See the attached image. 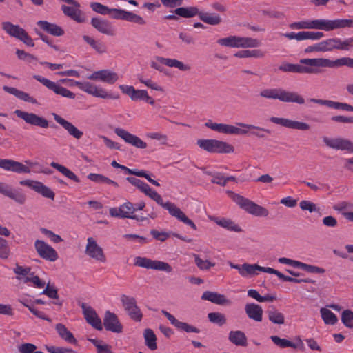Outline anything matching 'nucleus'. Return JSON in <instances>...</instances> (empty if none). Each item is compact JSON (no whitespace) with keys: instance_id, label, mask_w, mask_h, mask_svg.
Segmentation results:
<instances>
[{"instance_id":"1","label":"nucleus","mask_w":353,"mask_h":353,"mask_svg":"<svg viewBox=\"0 0 353 353\" xmlns=\"http://www.w3.org/2000/svg\"><path fill=\"white\" fill-rule=\"evenodd\" d=\"M323 61H325L324 58L301 59L299 60L301 64L284 62L279 67V69L286 72L316 74L322 71L319 68H325Z\"/></svg>"},{"instance_id":"2","label":"nucleus","mask_w":353,"mask_h":353,"mask_svg":"<svg viewBox=\"0 0 353 353\" xmlns=\"http://www.w3.org/2000/svg\"><path fill=\"white\" fill-rule=\"evenodd\" d=\"M261 97L270 99H278L285 103H305L303 97L295 92L287 91L281 88L264 89L260 92Z\"/></svg>"},{"instance_id":"3","label":"nucleus","mask_w":353,"mask_h":353,"mask_svg":"<svg viewBox=\"0 0 353 353\" xmlns=\"http://www.w3.org/2000/svg\"><path fill=\"white\" fill-rule=\"evenodd\" d=\"M148 196L155 201L159 205L162 206L164 209H166L169 214L176 218L179 221L183 223L189 225L193 230H196V225L194 222L190 220L174 203L168 201L164 203L162 197L155 190L151 192V194H148Z\"/></svg>"},{"instance_id":"4","label":"nucleus","mask_w":353,"mask_h":353,"mask_svg":"<svg viewBox=\"0 0 353 353\" xmlns=\"http://www.w3.org/2000/svg\"><path fill=\"white\" fill-rule=\"evenodd\" d=\"M231 194H232V200L248 213L256 216L266 217L268 216L269 212L264 207L259 205L251 200L245 198L240 194H235L234 192H231Z\"/></svg>"},{"instance_id":"5","label":"nucleus","mask_w":353,"mask_h":353,"mask_svg":"<svg viewBox=\"0 0 353 353\" xmlns=\"http://www.w3.org/2000/svg\"><path fill=\"white\" fill-rule=\"evenodd\" d=\"M134 264V265L138 267L146 269L164 271L168 273L172 271V268L169 263L161 261L152 260L146 257H135Z\"/></svg>"},{"instance_id":"6","label":"nucleus","mask_w":353,"mask_h":353,"mask_svg":"<svg viewBox=\"0 0 353 353\" xmlns=\"http://www.w3.org/2000/svg\"><path fill=\"white\" fill-rule=\"evenodd\" d=\"M121 302L128 316L134 321L140 322L143 318L142 312L137 305L136 299L126 294L121 296Z\"/></svg>"},{"instance_id":"7","label":"nucleus","mask_w":353,"mask_h":353,"mask_svg":"<svg viewBox=\"0 0 353 353\" xmlns=\"http://www.w3.org/2000/svg\"><path fill=\"white\" fill-rule=\"evenodd\" d=\"M119 88L123 94L129 96L132 101H145L150 105L155 103L154 100L148 94V92L145 90H136L133 86L127 85H120Z\"/></svg>"},{"instance_id":"8","label":"nucleus","mask_w":353,"mask_h":353,"mask_svg":"<svg viewBox=\"0 0 353 353\" xmlns=\"http://www.w3.org/2000/svg\"><path fill=\"white\" fill-rule=\"evenodd\" d=\"M33 78L39 82L41 83L49 90H52L57 94L72 99L75 98L76 95L74 93L45 77H43L40 75H34Z\"/></svg>"},{"instance_id":"9","label":"nucleus","mask_w":353,"mask_h":353,"mask_svg":"<svg viewBox=\"0 0 353 353\" xmlns=\"http://www.w3.org/2000/svg\"><path fill=\"white\" fill-rule=\"evenodd\" d=\"M14 114L18 117L25 121L26 123L32 125L42 128H48L49 127V123L47 119L34 113H29L20 110H17L14 111Z\"/></svg>"},{"instance_id":"10","label":"nucleus","mask_w":353,"mask_h":353,"mask_svg":"<svg viewBox=\"0 0 353 353\" xmlns=\"http://www.w3.org/2000/svg\"><path fill=\"white\" fill-rule=\"evenodd\" d=\"M34 248L39 256L49 261H55L58 259L57 251L45 241L36 240Z\"/></svg>"},{"instance_id":"11","label":"nucleus","mask_w":353,"mask_h":353,"mask_svg":"<svg viewBox=\"0 0 353 353\" xmlns=\"http://www.w3.org/2000/svg\"><path fill=\"white\" fill-rule=\"evenodd\" d=\"M323 141L330 148L340 150H346L353 153V142L341 137L329 138L323 137Z\"/></svg>"},{"instance_id":"12","label":"nucleus","mask_w":353,"mask_h":353,"mask_svg":"<svg viewBox=\"0 0 353 353\" xmlns=\"http://www.w3.org/2000/svg\"><path fill=\"white\" fill-rule=\"evenodd\" d=\"M21 185H26L41 194L43 197L54 200L55 197L54 192L43 183L38 181L30 179L23 180L19 182Z\"/></svg>"},{"instance_id":"13","label":"nucleus","mask_w":353,"mask_h":353,"mask_svg":"<svg viewBox=\"0 0 353 353\" xmlns=\"http://www.w3.org/2000/svg\"><path fill=\"white\" fill-rule=\"evenodd\" d=\"M236 125L238 126H240V127H241L243 128H245V129H242V128H238L236 126H234L232 125L225 124L224 134H236V135L245 134L248 132V130H252V129H255L257 130L265 132L268 134H271L270 130L261 128L259 126H256L254 125L246 124L244 123H237Z\"/></svg>"},{"instance_id":"14","label":"nucleus","mask_w":353,"mask_h":353,"mask_svg":"<svg viewBox=\"0 0 353 353\" xmlns=\"http://www.w3.org/2000/svg\"><path fill=\"white\" fill-rule=\"evenodd\" d=\"M270 121L273 123L280 125L290 129L303 131H306L310 129V125L307 123L294 121L289 119L272 117L270 118Z\"/></svg>"},{"instance_id":"15","label":"nucleus","mask_w":353,"mask_h":353,"mask_svg":"<svg viewBox=\"0 0 353 353\" xmlns=\"http://www.w3.org/2000/svg\"><path fill=\"white\" fill-rule=\"evenodd\" d=\"M0 193L20 205L24 204L26 200V196L21 190L13 189L3 182H0Z\"/></svg>"},{"instance_id":"16","label":"nucleus","mask_w":353,"mask_h":353,"mask_svg":"<svg viewBox=\"0 0 353 353\" xmlns=\"http://www.w3.org/2000/svg\"><path fill=\"white\" fill-rule=\"evenodd\" d=\"M114 133L118 137L123 139L126 143L131 144L137 148L145 149L147 148V143L145 142L142 141L139 137L128 132L123 128H115Z\"/></svg>"},{"instance_id":"17","label":"nucleus","mask_w":353,"mask_h":353,"mask_svg":"<svg viewBox=\"0 0 353 353\" xmlns=\"http://www.w3.org/2000/svg\"><path fill=\"white\" fill-rule=\"evenodd\" d=\"M87 241L85 254L92 259L105 262L106 260L105 256L103 249L97 244V241L92 237H89Z\"/></svg>"},{"instance_id":"18","label":"nucleus","mask_w":353,"mask_h":353,"mask_svg":"<svg viewBox=\"0 0 353 353\" xmlns=\"http://www.w3.org/2000/svg\"><path fill=\"white\" fill-rule=\"evenodd\" d=\"M91 25L99 32L108 35H115L116 30L111 23L101 17H93L90 21Z\"/></svg>"},{"instance_id":"19","label":"nucleus","mask_w":353,"mask_h":353,"mask_svg":"<svg viewBox=\"0 0 353 353\" xmlns=\"http://www.w3.org/2000/svg\"><path fill=\"white\" fill-rule=\"evenodd\" d=\"M83 314L86 321L97 330H102L103 326L101 319L97 316L96 312L90 306H87L84 303L81 304Z\"/></svg>"},{"instance_id":"20","label":"nucleus","mask_w":353,"mask_h":353,"mask_svg":"<svg viewBox=\"0 0 353 353\" xmlns=\"http://www.w3.org/2000/svg\"><path fill=\"white\" fill-rule=\"evenodd\" d=\"M103 325L106 330L115 333H121L123 326L117 316L110 311H106L103 318Z\"/></svg>"},{"instance_id":"21","label":"nucleus","mask_w":353,"mask_h":353,"mask_svg":"<svg viewBox=\"0 0 353 353\" xmlns=\"http://www.w3.org/2000/svg\"><path fill=\"white\" fill-rule=\"evenodd\" d=\"M134 212V205L129 201L124 203L119 208H111L109 210L110 216L122 219H132Z\"/></svg>"},{"instance_id":"22","label":"nucleus","mask_w":353,"mask_h":353,"mask_svg":"<svg viewBox=\"0 0 353 353\" xmlns=\"http://www.w3.org/2000/svg\"><path fill=\"white\" fill-rule=\"evenodd\" d=\"M162 314L168 319L170 323L176 327L178 330L184 331L187 333H200L201 330L192 325L187 323L179 321L172 314L165 310H162Z\"/></svg>"},{"instance_id":"23","label":"nucleus","mask_w":353,"mask_h":353,"mask_svg":"<svg viewBox=\"0 0 353 353\" xmlns=\"http://www.w3.org/2000/svg\"><path fill=\"white\" fill-rule=\"evenodd\" d=\"M0 168L17 173H30V169L23 163L12 159H0Z\"/></svg>"},{"instance_id":"24","label":"nucleus","mask_w":353,"mask_h":353,"mask_svg":"<svg viewBox=\"0 0 353 353\" xmlns=\"http://www.w3.org/2000/svg\"><path fill=\"white\" fill-rule=\"evenodd\" d=\"M52 115L54 119L56 121V122L60 124L70 136L73 137L77 139H79L82 137L83 134V132L79 130L72 123L64 119L63 118H62L61 116L56 113H52Z\"/></svg>"},{"instance_id":"25","label":"nucleus","mask_w":353,"mask_h":353,"mask_svg":"<svg viewBox=\"0 0 353 353\" xmlns=\"http://www.w3.org/2000/svg\"><path fill=\"white\" fill-rule=\"evenodd\" d=\"M117 12V15L114 16V19L124 20L141 26L146 24L145 20L141 16L134 12L119 8H118Z\"/></svg>"},{"instance_id":"26","label":"nucleus","mask_w":353,"mask_h":353,"mask_svg":"<svg viewBox=\"0 0 353 353\" xmlns=\"http://www.w3.org/2000/svg\"><path fill=\"white\" fill-rule=\"evenodd\" d=\"M309 101L316 104L326 105L331 108L353 112V106L348 103L336 102L331 100L316 99L313 98L310 99Z\"/></svg>"},{"instance_id":"27","label":"nucleus","mask_w":353,"mask_h":353,"mask_svg":"<svg viewBox=\"0 0 353 353\" xmlns=\"http://www.w3.org/2000/svg\"><path fill=\"white\" fill-rule=\"evenodd\" d=\"M335 49L334 38L328 39L319 43L307 47L304 52L310 53L312 52H327Z\"/></svg>"},{"instance_id":"28","label":"nucleus","mask_w":353,"mask_h":353,"mask_svg":"<svg viewBox=\"0 0 353 353\" xmlns=\"http://www.w3.org/2000/svg\"><path fill=\"white\" fill-rule=\"evenodd\" d=\"M61 10L65 16L70 17L77 23H84L86 21L83 13L78 8L62 5Z\"/></svg>"},{"instance_id":"29","label":"nucleus","mask_w":353,"mask_h":353,"mask_svg":"<svg viewBox=\"0 0 353 353\" xmlns=\"http://www.w3.org/2000/svg\"><path fill=\"white\" fill-rule=\"evenodd\" d=\"M201 299L221 305L230 303V301L224 295L211 291L204 292L201 296Z\"/></svg>"},{"instance_id":"30","label":"nucleus","mask_w":353,"mask_h":353,"mask_svg":"<svg viewBox=\"0 0 353 353\" xmlns=\"http://www.w3.org/2000/svg\"><path fill=\"white\" fill-rule=\"evenodd\" d=\"M245 311L250 319L257 322L262 321L263 309L261 305L255 303H248L245 307Z\"/></svg>"},{"instance_id":"31","label":"nucleus","mask_w":353,"mask_h":353,"mask_svg":"<svg viewBox=\"0 0 353 353\" xmlns=\"http://www.w3.org/2000/svg\"><path fill=\"white\" fill-rule=\"evenodd\" d=\"M37 25L40 28L53 36L59 37L64 34L62 28L55 23H51L47 21H39Z\"/></svg>"},{"instance_id":"32","label":"nucleus","mask_w":353,"mask_h":353,"mask_svg":"<svg viewBox=\"0 0 353 353\" xmlns=\"http://www.w3.org/2000/svg\"><path fill=\"white\" fill-rule=\"evenodd\" d=\"M157 59L160 63L167 65L171 68H178L181 71H189L191 69V66L188 64H184L183 62L170 58H164L161 57H157Z\"/></svg>"},{"instance_id":"33","label":"nucleus","mask_w":353,"mask_h":353,"mask_svg":"<svg viewBox=\"0 0 353 353\" xmlns=\"http://www.w3.org/2000/svg\"><path fill=\"white\" fill-rule=\"evenodd\" d=\"M324 59L325 61H323V65H325V68H336L345 65L350 68H353V58L342 57L334 61L325 58Z\"/></svg>"},{"instance_id":"34","label":"nucleus","mask_w":353,"mask_h":353,"mask_svg":"<svg viewBox=\"0 0 353 353\" xmlns=\"http://www.w3.org/2000/svg\"><path fill=\"white\" fill-rule=\"evenodd\" d=\"M3 90L5 92H6L9 94H13L18 99L23 100L26 102L31 103L32 104L37 103V101L34 98H33L32 97H30L28 93H26L23 91L19 90L15 88L4 85L3 87Z\"/></svg>"},{"instance_id":"35","label":"nucleus","mask_w":353,"mask_h":353,"mask_svg":"<svg viewBox=\"0 0 353 353\" xmlns=\"http://www.w3.org/2000/svg\"><path fill=\"white\" fill-rule=\"evenodd\" d=\"M2 29L10 36L17 39L22 36L25 30L19 25H14L9 21H5L1 23Z\"/></svg>"},{"instance_id":"36","label":"nucleus","mask_w":353,"mask_h":353,"mask_svg":"<svg viewBox=\"0 0 353 353\" xmlns=\"http://www.w3.org/2000/svg\"><path fill=\"white\" fill-rule=\"evenodd\" d=\"M229 341L236 346H247V337L245 333L240 330L230 331L228 334Z\"/></svg>"},{"instance_id":"37","label":"nucleus","mask_w":353,"mask_h":353,"mask_svg":"<svg viewBox=\"0 0 353 353\" xmlns=\"http://www.w3.org/2000/svg\"><path fill=\"white\" fill-rule=\"evenodd\" d=\"M56 330L59 336L70 344H77V341L74 338L73 334L70 332L68 328L62 323L56 325Z\"/></svg>"},{"instance_id":"38","label":"nucleus","mask_w":353,"mask_h":353,"mask_svg":"<svg viewBox=\"0 0 353 353\" xmlns=\"http://www.w3.org/2000/svg\"><path fill=\"white\" fill-rule=\"evenodd\" d=\"M90 8L97 13L103 15L109 14L112 19H114V16L117 15V11L118 10V8H109L108 6L99 2H92Z\"/></svg>"},{"instance_id":"39","label":"nucleus","mask_w":353,"mask_h":353,"mask_svg":"<svg viewBox=\"0 0 353 353\" xmlns=\"http://www.w3.org/2000/svg\"><path fill=\"white\" fill-rule=\"evenodd\" d=\"M268 317L270 321L274 324H284L285 316L283 313L277 310L274 306H270L267 311Z\"/></svg>"},{"instance_id":"40","label":"nucleus","mask_w":353,"mask_h":353,"mask_svg":"<svg viewBox=\"0 0 353 353\" xmlns=\"http://www.w3.org/2000/svg\"><path fill=\"white\" fill-rule=\"evenodd\" d=\"M311 29L332 31L333 30L332 20L324 19L311 20Z\"/></svg>"},{"instance_id":"41","label":"nucleus","mask_w":353,"mask_h":353,"mask_svg":"<svg viewBox=\"0 0 353 353\" xmlns=\"http://www.w3.org/2000/svg\"><path fill=\"white\" fill-rule=\"evenodd\" d=\"M50 166L60 172L67 178L72 180L76 183H80L79 178L72 171L67 168L65 166L54 161L50 163Z\"/></svg>"},{"instance_id":"42","label":"nucleus","mask_w":353,"mask_h":353,"mask_svg":"<svg viewBox=\"0 0 353 353\" xmlns=\"http://www.w3.org/2000/svg\"><path fill=\"white\" fill-rule=\"evenodd\" d=\"M174 12L183 18H192L196 15L199 16V10L196 7H179L174 10Z\"/></svg>"},{"instance_id":"43","label":"nucleus","mask_w":353,"mask_h":353,"mask_svg":"<svg viewBox=\"0 0 353 353\" xmlns=\"http://www.w3.org/2000/svg\"><path fill=\"white\" fill-rule=\"evenodd\" d=\"M213 221H214L217 225L219 226L225 228L230 231H234V232H241V229L240 227H239L237 225L234 223L230 219H228L225 218H217V217H213L211 219Z\"/></svg>"},{"instance_id":"44","label":"nucleus","mask_w":353,"mask_h":353,"mask_svg":"<svg viewBox=\"0 0 353 353\" xmlns=\"http://www.w3.org/2000/svg\"><path fill=\"white\" fill-rule=\"evenodd\" d=\"M261 46V42L252 37H239L237 39V48H256Z\"/></svg>"},{"instance_id":"45","label":"nucleus","mask_w":353,"mask_h":353,"mask_svg":"<svg viewBox=\"0 0 353 353\" xmlns=\"http://www.w3.org/2000/svg\"><path fill=\"white\" fill-rule=\"evenodd\" d=\"M67 81H71L72 85L78 87L79 89H80L81 90H82L83 92H85L91 95H92L94 93V90L96 85L89 81L80 82V81H74L73 79H62V80H61V81L63 83H64Z\"/></svg>"},{"instance_id":"46","label":"nucleus","mask_w":353,"mask_h":353,"mask_svg":"<svg viewBox=\"0 0 353 353\" xmlns=\"http://www.w3.org/2000/svg\"><path fill=\"white\" fill-rule=\"evenodd\" d=\"M83 39L89 44L97 52L103 54L106 52L107 48L101 41H97L88 35L83 36Z\"/></svg>"},{"instance_id":"47","label":"nucleus","mask_w":353,"mask_h":353,"mask_svg":"<svg viewBox=\"0 0 353 353\" xmlns=\"http://www.w3.org/2000/svg\"><path fill=\"white\" fill-rule=\"evenodd\" d=\"M234 56L238 58H262L265 56V52L259 49L243 50L236 52Z\"/></svg>"},{"instance_id":"48","label":"nucleus","mask_w":353,"mask_h":353,"mask_svg":"<svg viewBox=\"0 0 353 353\" xmlns=\"http://www.w3.org/2000/svg\"><path fill=\"white\" fill-rule=\"evenodd\" d=\"M199 19L209 25H218L221 22V17L217 14H209L207 12H199Z\"/></svg>"},{"instance_id":"49","label":"nucleus","mask_w":353,"mask_h":353,"mask_svg":"<svg viewBox=\"0 0 353 353\" xmlns=\"http://www.w3.org/2000/svg\"><path fill=\"white\" fill-rule=\"evenodd\" d=\"M143 334L145 345L151 350H157V337L154 332L151 329L147 328L145 330Z\"/></svg>"},{"instance_id":"50","label":"nucleus","mask_w":353,"mask_h":353,"mask_svg":"<svg viewBox=\"0 0 353 353\" xmlns=\"http://www.w3.org/2000/svg\"><path fill=\"white\" fill-rule=\"evenodd\" d=\"M234 150V148L232 145L228 143L227 142L216 139L213 153L228 154L233 152Z\"/></svg>"},{"instance_id":"51","label":"nucleus","mask_w":353,"mask_h":353,"mask_svg":"<svg viewBox=\"0 0 353 353\" xmlns=\"http://www.w3.org/2000/svg\"><path fill=\"white\" fill-rule=\"evenodd\" d=\"M320 312L325 324L335 325L337 323V316L330 310L323 307L321 309Z\"/></svg>"},{"instance_id":"52","label":"nucleus","mask_w":353,"mask_h":353,"mask_svg":"<svg viewBox=\"0 0 353 353\" xmlns=\"http://www.w3.org/2000/svg\"><path fill=\"white\" fill-rule=\"evenodd\" d=\"M100 81L105 83L113 84L119 79L117 74L109 70H100Z\"/></svg>"},{"instance_id":"53","label":"nucleus","mask_w":353,"mask_h":353,"mask_svg":"<svg viewBox=\"0 0 353 353\" xmlns=\"http://www.w3.org/2000/svg\"><path fill=\"white\" fill-rule=\"evenodd\" d=\"M270 339L276 345L279 346L281 348L292 347L294 349H296L299 346L296 343H294L285 339H281L278 336H270Z\"/></svg>"},{"instance_id":"54","label":"nucleus","mask_w":353,"mask_h":353,"mask_svg":"<svg viewBox=\"0 0 353 353\" xmlns=\"http://www.w3.org/2000/svg\"><path fill=\"white\" fill-rule=\"evenodd\" d=\"M335 49L339 50H348L353 48V37L347 38L342 41L339 38H334Z\"/></svg>"},{"instance_id":"55","label":"nucleus","mask_w":353,"mask_h":353,"mask_svg":"<svg viewBox=\"0 0 353 353\" xmlns=\"http://www.w3.org/2000/svg\"><path fill=\"white\" fill-rule=\"evenodd\" d=\"M208 318L210 322L220 327L226 323L225 316L220 312H210L208 314Z\"/></svg>"},{"instance_id":"56","label":"nucleus","mask_w":353,"mask_h":353,"mask_svg":"<svg viewBox=\"0 0 353 353\" xmlns=\"http://www.w3.org/2000/svg\"><path fill=\"white\" fill-rule=\"evenodd\" d=\"M241 275L243 277L247 276H252L257 274L256 271H259V265L258 264H249L247 263H243L241 265Z\"/></svg>"},{"instance_id":"57","label":"nucleus","mask_w":353,"mask_h":353,"mask_svg":"<svg viewBox=\"0 0 353 353\" xmlns=\"http://www.w3.org/2000/svg\"><path fill=\"white\" fill-rule=\"evenodd\" d=\"M333 30L339 28H353V19H336L332 20Z\"/></svg>"},{"instance_id":"58","label":"nucleus","mask_w":353,"mask_h":353,"mask_svg":"<svg viewBox=\"0 0 353 353\" xmlns=\"http://www.w3.org/2000/svg\"><path fill=\"white\" fill-rule=\"evenodd\" d=\"M194 258L195 264L201 270H210L212 267L215 265L214 263L201 259L198 254H194Z\"/></svg>"},{"instance_id":"59","label":"nucleus","mask_w":353,"mask_h":353,"mask_svg":"<svg viewBox=\"0 0 353 353\" xmlns=\"http://www.w3.org/2000/svg\"><path fill=\"white\" fill-rule=\"evenodd\" d=\"M10 253V248L9 247L8 241L2 237H0V259L3 260L8 259Z\"/></svg>"},{"instance_id":"60","label":"nucleus","mask_w":353,"mask_h":353,"mask_svg":"<svg viewBox=\"0 0 353 353\" xmlns=\"http://www.w3.org/2000/svg\"><path fill=\"white\" fill-rule=\"evenodd\" d=\"M238 36H230L218 39L217 43L222 46L237 48Z\"/></svg>"},{"instance_id":"61","label":"nucleus","mask_w":353,"mask_h":353,"mask_svg":"<svg viewBox=\"0 0 353 353\" xmlns=\"http://www.w3.org/2000/svg\"><path fill=\"white\" fill-rule=\"evenodd\" d=\"M216 139H199L197 145L203 150L213 153Z\"/></svg>"},{"instance_id":"62","label":"nucleus","mask_w":353,"mask_h":353,"mask_svg":"<svg viewBox=\"0 0 353 353\" xmlns=\"http://www.w3.org/2000/svg\"><path fill=\"white\" fill-rule=\"evenodd\" d=\"M299 268L302 269L304 271H306L310 273H316V274H323L325 272V269L315 266L313 265H310L307 263H304L302 262L299 263Z\"/></svg>"},{"instance_id":"63","label":"nucleus","mask_w":353,"mask_h":353,"mask_svg":"<svg viewBox=\"0 0 353 353\" xmlns=\"http://www.w3.org/2000/svg\"><path fill=\"white\" fill-rule=\"evenodd\" d=\"M343 323L349 328L353 327V312L351 310H344L341 315Z\"/></svg>"},{"instance_id":"64","label":"nucleus","mask_w":353,"mask_h":353,"mask_svg":"<svg viewBox=\"0 0 353 353\" xmlns=\"http://www.w3.org/2000/svg\"><path fill=\"white\" fill-rule=\"evenodd\" d=\"M45 348L49 353H77L71 348L45 345Z\"/></svg>"}]
</instances>
